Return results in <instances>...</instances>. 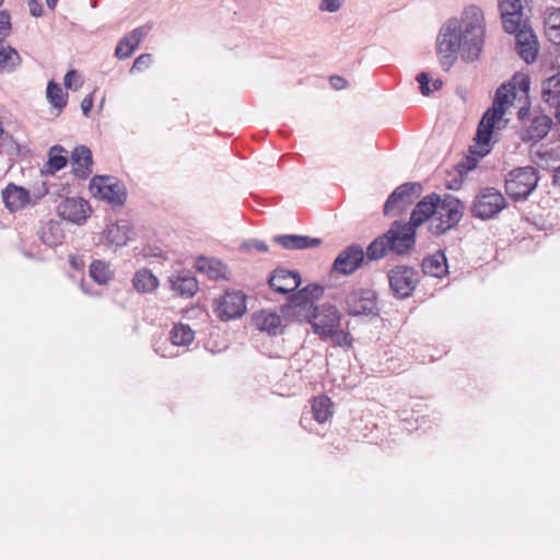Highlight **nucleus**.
Segmentation results:
<instances>
[{
	"label": "nucleus",
	"mask_w": 560,
	"mask_h": 560,
	"mask_svg": "<svg viewBox=\"0 0 560 560\" xmlns=\"http://www.w3.org/2000/svg\"><path fill=\"white\" fill-rule=\"evenodd\" d=\"M281 317L276 312H256L253 314V323L256 327L268 332L270 336H278L282 331L280 330Z\"/></svg>",
	"instance_id": "27"
},
{
	"label": "nucleus",
	"mask_w": 560,
	"mask_h": 560,
	"mask_svg": "<svg viewBox=\"0 0 560 560\" xmlns=\"http://www.w3.org/2000/svg\"><path fill=\"white\" fill-rule=\"evenodd\" d=\"M422 190V184L419 182H407L396 187L384 203V217L401 215L421 196Z\"/></svg>",
	"instance_id": "11"
},
{
	"label": "nucleus",
	"mask_w": 560,
	"mask_h": 560,
	"mask_svg": "<svg viewBox=\"0 0 560 560\" xmlns=\"http://www.w3.org/2000/svg\"><path fill=\"white\" fill-rule=\"evenodd\" d=\"M545 26L560 27V8H552L545 18Z\"/></svg>",
	"instance_id": "48"
},
{
	"label": "nucleus",
	"mask_w": 560,
	"mask_h": 560,
	"mask_svg": "<svg viewBox=\"0 0 560 560\" xmlns=\"http://www.w3.org/2000/svg\"><path fill=\"white\" fill-rule=\"evenodd\" d=\"M323 332L327 335L322 339H330L332 343L337 347H352L353 338L351 334L347 330H339L338 328L331 329L330 326L329 329Z\"/></svg>",
	"instance_id": "39"
},
{
	"label": "nucleus",
	"mask_w": 560,
	"mask_h": 560,
	"mask_svg": "<svg viewBox=\"0 0 560 560\" xmlns=\"http://www.w3.org/2000/svg\"><path fill=\"white\" fill-rule=\"evenodd\" d=\"M59 0H46V3H47V7L50 9V10H54L57 5Z\"/></svg>",
	"instance_id": "58"
},
{
	"label": "nucleus",
	"mask_w": 560,
	"mask_h": 560,
	"mask_svg": "<svg viewBox=\"0 0 560 560\" xmlns=\"http://www.w3.org/2000/svg\"><path fill=\"white\" fill-rule=\"evenodd\" d=\"M421 270L424 275L443 278L448 273L447 258L444 250H438L422 259Z\"/></svg>",
	"instance_id": "25"
},
{
	"label": "nucleus",
	"mask_w": 560,
	"mask_h": 560,
	"mask_svg": "<svg viewBox=\"0 0 560 560\" xmlns=\"http://www.w3.org/2000/svg\"><path fill=\"white\" fill-rule=\"evenodd\" d=\"M241 248L246 252H250V250L255 249L257 252L265 253L268 250V245L264 241H260L257 238H250V240L245 241L242 244Z\"/></svg>",
	"instance_id": "44"
},
{
	"label": "nucleus",
	"mask_w": 560,
	"mask_h": 560,
	"mask_svg": "<svg viewBox=\"0 0 560 560\" xmlns=\"http://www.w3.org/2000/svg\"><path fill=\"white\" fill-rule=\"evenodd\" d=\"M280 283H291L290 280H282Z\"/></svg>",
	"instance_id": "62"
},
{
	"label": "nucleus",
	"mask_w": 560,
	"mask_h": 560,
	"mask_svg": "<svg viewBox=\"0 0 560 560\" xmlns=\"http://www.w3.org/2000/svg\"><path fill=\"white\" fill-rule=\"evenodd\" d=\"M474 145L468 149V155L456 165V171L463 175L478 166L479 159L490 153V106L483 112L474 138Z\"/></svg>",
	"instance_id": "6"
},
{
	"label": "nucleus",
	"mask_w": 560,
	"mask_h": 560,
	"mask_svg": "<svg viewBox=\"0 0 560 560\" xmlns=\"http://www.w3.org/2000/svg\"><path fill=\"white\" fill-rule=\"evenodd\" d=\"M314 313V317H307L305 320L312 325L313 332L320 338L327 335L323 331L329 329L330 326L331 329L339 328L341 314L334 304L324 303L318 306V311Z\"/></svg>",
	"instance_id": "16"
},
{
	"label": "nucleus",
	"mask_w": 560,
	"mask_h": 560,
	"mask_svg": "<svg viewBox=\"0 0 560 560\" xmlns=\"http://www.w3.org/2000/svg\"><path fill=\"white\" fill-rule=\"evenodd\" d=\"M346 313L351 317L380 316L377 293L369 288H352L345 295Z\"/></svg>",
	"instance_id": "12"
},
{
	"label": "nucleus",
	"mask_w": 560,
	"mask_h": 560,
	"mask_svg": "<svg viewBox=\"0 0 560 560\" xmlns=\"http://www.w3.org/2000/svg\"><path fill=\"white\" fill-rule=\"evenodd\" d=\"M456 93L460 96V98L466 101V92L463 89L457 88Z\"/></svg>",
	"instance_id": "59"
},
{
	"label": "nucleus",
	"mask_w": 560,
	"mask_h": 560,
	"mask_svg": "<svg viewBox=\"0 0 560 560\" xmlns=\"http://www.w3.org/2000/svg\"><path fill=\"white\" fill-rule=\"evenodd\" d=\"M524 220L535 231H551L556 225V218L551 215V211L545 213L539 209L529 210L524 215Z\"/></svg>",
	"instance_id": "30"
},
{
	"label": "nucleus",
	"mask_w": 560,
	"mask_h": 560,
	"mask_svg": "<svg viewBox=\"0 0 560 560\" xmlns=\"http://www.w3.org/2000/svg\"><path fill=\"white\" fill-rule=\"evenodd\" d=\"M536 156L540 161L539 162L535 161V163L539 167H541V168H546V170L551 168L552 172H553V174H552V185L560 187V164L558 166H550L549 163H548L549 160L553 159V152H551V151L537 152Z\"/></svg>",
	"instance_id": "40"
},
{
	"label": "nucleus",
	"mask_w": 560,
	"mask_h": 560,
	"mask_svg": "<svg viewBox=\"0 0 560 560\" xmlns=\"http://www.w3.org/2000/svg\"><path fill=\"white\" fill-rule=\"evenodd\" d=\"M89 189L93 197L107 201L112 207H122L126 203V185L115 176L94 175Z\"/></svg>",
	"instance_id": "10"
},
{
	"label": "nucleus",
	"mask_w": 560,
	"mask_h": 560,
	"mask_svg": "<svg viewBox=\"0 0 560 560\" xmlns=\"http://www.w3.org/2000/svg\"><path fill=\"white\" fill-rule=\"evenodd\" d=\"M539 173L534 166H523L512 170L505 178V192L514 201H522L536 189Z\"/></svg>",
	"instance_id": "9"
},
{
	"label": "nucleus",
	"mask_w": 560,
	"mask_h": 560,
	"mask_svg": "<svg viewBox=\"0 0 560 560\" xmlns=\"http://www.w3.org/2000/svg\"><path fill=\"white\" fill-rule=\"evenodd\" d=\"M11 31V14L8 10L0 11V36L4 38Z\"/></svg>",
	"instance_id": "47"
},
{
	"label": "nucleus",
	"mask_w": 560,
	"mask_h": 560,
	"mask_svg": "<svg viewBox=\"0 0 560 560\" xmlns=\"http://www.w3.org/2000/svg\"><path fill=\"white\" fill-rule=\"evenodd\" d=\"M312 411L314 415V419L318 423L326 422L332 416L331 399L326 395H322V396L314 398L313 405H312Z\"/></svg>",
	"instance_id": "38"
},
{
	"label": "nucleus",
	"mask_w": 560,
	"mask_h": 560,
	"mask_svg": "<svg viewBox=\"0 0 560 560\" xmlns=\"http://www.w3.org/2000/svg\"><path fill=\"white\" fill-rule=\"evenodd\" d=\"M389 290L394 298L405 300L412 296L420 282L419 271L407 265H397L387 272Z\"/></svg>",
	"instance_id": "13"
},
{
	"label": "nucleus",
	"mask_w": 560,
	"mask_h": 560,
	"mask_svg": "<svg viewBox=\"0 0 560 560\" xmlns=\"http://www.w3.org/2000/svg\"><path fill=\"white\" fill-rule=\"evenodd\" d=\"M273 242L290 250L314 248L322 244V240L318 237L300 234L276 235Z\"/></svg>",
	"instance_id": "22"
},
{
	"label": "nucleus",
	"mask_w": 560,
	"mask_h": 560,
	"mask_svg": "<svg viewBox=\"0 0 560 560\" xmlns=\"http://www.w3.org/2000/svg\"><path fill=\"white\" fill-rule=\"evenodd\" d=\"M2 199L5 208L11 212L22 210L32 202L30 189L14 183L8 184L2 190Z\"/></svg>",
	"instance_id": "21"
},
{
	"label": "nucleus",
	"mask_w": 560,
	"mask_h": 560,
	"mask_svg": "<svg viewBox=\"0 0 560 560\" xmlns=\"http://www.w3.org/2000/svg\"><path fill=\"white\" fill-rule=\"evenodd\" d=\"M514 80L517 88V125L513 128L524 143L536 144L545 139L551 130L552 118L545 114L539 106L532 107L529 74L517 71L514 73Z\"/></svg>",
	"instance_id": "2"
},
{
	"label": "nucleus",
	"mask_w": 560,
	"mask_h": 560,
	"mask_svg": "<svg viewBox=\"0 0 560 560\" xmlns=\"http://www.w3.org/2000/svg\"><path fill=\"white\" fill-rule=\"evenodd\" d=\"M517 88L514 74L495 90L492 97V145L499 140L494 137V130L503 129L510 119L505 118L508 109L516 102Z\"/></svg>",
	"instance_id": "8"
},
{
	"label": "nucleus",
	"mask_w": 560,
	"mask_h": 560,
	"mask_svg": "<svg viewBox=\"0 0 560 560\" xmlns=\"http://www.w3.org/2000/svg\"><path fill=\"white\" fill-rule=\"evenodd\" d=\"M541 97L550 107L560 104V72L542 81Z\"/></svg>",
	"instance_id": "31"
},
{
	"label": "nucleus",
	"mask_w": 560,
	"mask_h": 560,
	"mask_svg": "<svg viewBox=\"0 0 560 560\" xmlns=\"http://www.w3.org/2000/svg\"><path fill=\"white\" fill-rule=\"evenodd\" d=\"M172 289L180 296L191 298L198 291V281L189 271H183L171 279Z\"/></svg>",
	"instance_id": "28"
},
{
	"label": "nucleus",
	"mask_w": 560,
	"mask_h": 560,
	"mask_svg": "<svg viewBox=\"0 0 560 560\" xmlns=\"http://www.w3.org/2000/svg\"><path fill=\"white\" fill-rule=\"evenodd\" d=\"M131 228L128 221L121 220L116 223H110L102 233L107 245H115L124 247L130 240Z\"/></svg>",
	"instance_id": "23"
},
{
	"label": "nucleus",
	"mask_w": 560,
	"mask_h": 560,
	"mask_svg": "<svg viewBox=\"0 0 560 560\" xmlns=\"http://www.w3.org/2000/svg\"><path fill=\"white\" fill-rule=\"evenodd\" d=\"M46 97L49 104L59 113L67 106L68 93H66L61 85L54 80L48 81Z\"/></svg>",
	"instance_id": "34"
},
{
	"label": "nucleus",
	"mask_w": 560,
	"mask_h": 560,
	"mask_svg": "<svg viewBox=\"0 0 560 560\" xmlns=\"http://www.w3.org/2000/svg\"><path fill=\"white\" fill-rule=\"evenodd\" d=\"M94 94L93 93H90L89 95H86L82 102H81V109H82V114L85 116V117H89L90 116V113L92 110V107H93V98Z\"/></svg>",
	"instance_id": "53"
},
{
	"label": "nucleus",
	"mask_w": 560,
	"mask_h": 560,
	"mask_svg": "<svg viewBox=\"0 0 560 560\" xmlns=\"http://www.w3.org/2000/svg\"><path fill=\"white\" fill-rule=\"evenodd\" d=\"M545 34L550 43L560 45V27L545 26Z\"/></svg>",
	"instance_id": "50"
},
{
	"label": "nucleus",
	"mask_w": 560,
	"mask_h": 560,
	"mask_svg": "<svg viewBox=\"0 0 560 560\" xmlns=\"http://www.w3.org/2000/svg\"><path fill=\"white\" fill-rule=\"evenodd\" d=\"M287 295V302L280 308L283 316H296L299 322L307 317H314V312L318 311V305L311 303L308 298L300 289H292Z\"/></svg>",
	"instance_id": "15"
},
{
	"label": "nucleus",
	"mask_w": 560,
	"mask_h": 560,
	"mask_svg": "<svg viewBox=\"0 0 560 560\" xmlns=\"http://www.w3.org/2000/svg\"><path fill=\"white\" fill-rule=\"evenodd\" d=\"M342 7V0H322L319 10L323 12L335 13Z\"/></svg>",
	"instance_id": "49"
},
{
	"label": "nucleus",
	"mask_w": 560,
	"mask_h": 560,
	"mask_svg": "<svg viewBox=\"0 0 560 560\" xmlns=\"http://www.w3.org/2000/svg\"><path fill=\"white\" fill-rule=\"evenodd\" d=\"M69 162L67 150L60 145L55 144L49 148L47 153V162L40 170L42 175L54 176L57 172L63 170Z\"/></svg>",
	"instance_id": "24"
},
{
	"label": "nucleus",
	"mask_w": 560,
	"mask_h": 560,
	"mask_svg": "<svg viewBox=\"0 0 560 560\" xmlns=\"http://www.w3.org/2000/svg\"><path fill=\"white\" fill-rule=\"evenodd\" d=\"M432 86H433L432 92L433 91H439L443 86V81L441 79H435V80L432 81Z\"/></svg>",
	"instance_id": "56"
},
{
	"label": "nucleus",
	"mask_w": 560,
	"mask_h": 560,
	"mask_svg": "<svg viewBox=\"0 0 560 560\" xmlns=\"http://www.w3.org/2000/svg\"><path fill=\"white\" fill-rule=\"evenodd\" d=\"M514 0H498V9L503 8L502 4H506L509 2H513ZM515 3H522V0H516Z\"/></svg>",
	"instance_id": "57"
},
{
	"label": "nucleus",
	"mask_w": 560,
	"mask_h": 560,
	"mask_svg": "<svg viewBox=\"0 0 560 560\" xmlns=\"http://www.w3.org/2000/svg\"><path fill=\"white\" fill-rule=\"evenodd\" d=\"M70 161L72 164L71 173L81 180L90 177L93 172V155L89 147L79 144L71 152Z\"/></svg>",
	"instance_id": "19"
},
{
	"label": "nucleus",
	"mask_w": 560,
	"mask_h": 560,
	"mask_svg": "<svg viewBox=\"0 0 560 560\" xmlns=\"http://www.w3.org/2000/svg\"><path fill=\"white\" fill-rule=\"evenodd\" d=\"M329 83L337 91L342 90L347 86V80L337 74L331 75L329 78Z\"/></svg>",
	"instance_id": "54"
},
{
	"label": "nucleus",
	"mask_w": 560,
	"mask_h": 560,
	"mask_svg": "<svg viewBox=\"0 0 560 560\" xmlns=\"http://www.w3.org/2000/svg\"><path fill=\"white\" fill-rule=\"evenodd\" d=\"M151 62H152V55L151 54H142L135 59L130 71H144L145 69L149 68Z\"/></svg>",
	"instance_id": "46"
},
{
	"label": "nucleus",
	"mask_w": 560,
	"mask_h": 560,
	"mask_svg": "<svg viewBox=\"0 0 560 560\" xmlns=\"http://www.w3.org/2000/svg\"><path fill=\"white\" fill-rule=\"evenodd\" d=\"M488 198H490V187H485L480 190V194L476 197L470 207L472 217L481 220L490 219V201H487Z\"/></svg>",
	"instance_id": "35"
},
{
	"label": "nucleus",
	"mask_w": 560,
	"mask_h": 560,
	"mask_svg": "<svg viewBox=\"0 0 560 560\" xmlns=\"http://www.w3.org/2000/svg\"><path fill=\"white\" fill-rule=\"evenodd\" d=\"M195 268L212 280L228 279V268L220 259L199 256L196 259Z\"/></svg>",
	"instance_id": "26"
},
{
	"label": "nucleus",
	"mask_w": 560,
	"mask_h": 560,
	"mask_svg": "<svg viewBox=\"0 0 560 560\" xmlns=\"http://www.w3.org/2000/svg\"><path fill=\"white\" fill-rule=\"evenodd\" d=\"M447 188H450V189H456V188H457V186H456L455 184L448 183V184H447Z\"/></svg>",
	"instance_id": "60"
},
{
	"label": "nucleus",
	"mask_w": 560,
	"mask_h": 560,
	"mask_svg": "<svg viewBox=\"0 0 560 560\" xmlns=\"http://www.w3.org/2000/svg\"><path fill=\"white\" fill-rule=\"evenodd\" d=\"M464 203L456 197L445 194L442 198L435 219L430 221L428 230L435 236H441L458 225L464 214Z\"/></svg>",
	"instance_id": "7"
},
{
	"label": "nucleus",
	"mask_w": 560,
	"mask_h": 560,
	"mask_svg": "<svg viewBox=\"0 0 560 560\" xmlns=\"http://www.w3.org/2000/svg\"><path fill=\"white\" fill-rule=\"evenodd\" d=\"M389 253L396 255L395 247L388 248L383 234L376 236L364 250L358 243H352L342 249L331 265V272L341 276H351L368 261H376L386 257Z\"/></svg>",
	"instance_id": "5"
},
{
	"label": "nucleus",
	"mask_w": 560,
	"mask_h": 560,
	"mask_svg": "<svg viewBox=\"0 0 560 560\" xmlns=\"http://www.w3.org/2000/svg\"><path fill=\"white\" fill-rule=\"evenodd\" d=\"M4 135V129L2 127V122L0 121V138Z\"/></svg>",
	"instance_id": "61"
},
{
	"label": "nucleus",
	"mask_w": 560,
	"mask_h": 560,
	"mask_svg": "<svg viewBox=\"0 0 560 560\" xmlns=\"http://www.w3.org/2000/svg\"><path fill=\"white\" fill-rule=\"evenodd\" d=\"M5 138H9V139H11V140H12V136H10V135H8V133L5 135Z\"/></svg>",
	"instance_id": "63"
},
{
	"label": "nucleus",
	"mask_w": 560,
	"mask_h": 560,
	"mask_svg": "<svg viewBox=\"0 0 560 560\" xmlns=\"http://www.w3.org/2000/svg\"><path fill=\"white\" fill-rule=\"evenodd\" d=\"M506 207L508 202L504 196L492 187V221Z\"/></svg>",
	"instance_id": "42"
},
{
	"label": "nucleus",
	"mask_w": 560,
	"mask_h": 560,
	"mask_svg": "<svg viewBox=\"0 0 560 560\" xmlns=\"http://www.w3.org/2000/svg\"><path fill=\"white\" fill-rule=\"evenodd\" d=\"M4 38H0V72L13 71L22 62L18 50L10 45L4 46Z\"/></svg>",
	"instance_id": "33"
},
{
	"label": "nucleus",
	"mask_w": 560,
	"mask_h": 560,
	"mask_svg": "<svg viewBox=\"0 0 560 560\" xmlns=\"http://www.w3.org/2000/svg\"><path fill=\"white\" fill-rule=\"evenodd\" d=\"M38 237L43 244L55 247L62 243L65 234L61 224L58 221L50 220L40 226Z\"/></svg>",
	"instance_id": "29"
},
{
	"label": "nucleus",
	"mask_w": 560,
	"mask_h": 560,
	"mask_svg": "<svg viewBox=\"0 0 560 560\" xmlns=\"http://www.w3.org/2000/svg\"><path fill=\"white\" fill-rule=\"evenodd\" d=\"M91 212L89 202L82 198L67 197L57 207L58 215L68 222L82 225Z\"/></svg>",
	"instance_id": "17"
},
{
	"label": "nucleus",
	"mask_w": 560,
	"mask_h": 560,
	"mask_svg": "<svg viewBox=\"0 0 560 560\" xmlns=\"http://www.w3.org/2000/svg\"><path fill=\"white\" fill-rule=\"evenodd\" d=\"M417 82L419 83L420 93L423 96H429L432 93V89L430 88V83L432 78L429 72H420L416 77Z\"/></svg>",
	"instance_id": "43"
},
{
	"label": "nucleus",
	"mask_w": 560,
	"mask_h": 560,
	"mask_svg": "<svg viewBox=\"0 0 560 560\" xmlns=\"http://www.w3.org/2000/svg\"><path fill=\"white\" fill-rule=\"evenodd\" d=\"M78 77V71L75 69H71L69 70L66 74H65V78H63V84L67 89H70L72 90L73 89V85H72V81L74 78Z\"/></svg>",
	"instance_id": "55"
},
{
	"label": "nucleus",
	"mask_w": 560,
	"mask_h": 560,
	"mask_svg": "<svg viewBox=\"0 0 560 560\" xmlns=\"http://www.w3.org/2000/svg\"><path fill=\"white\" fill-rule=\"evenodd\" d=\"M27 5L32 16L39 18L43 15V3L40 0H28Z\"/></svg>",
	"instance_id": "51"
},
{
	"label": "nucleus",
	"mask_w": 560,
	"mask_h": 560,
	"mask_svg": "<svg viewBox=\"0 0 560 560\" xmlns=\"http://www.w3.org/2000/svg\"><path fill=\"white\" fill-rule=\"evenodd\" d=\"M133 288L139 293H151L159 285L158 277L148 268H141L132 278Z\"/></svg>",
	"instance_id": "32"
},
{
	"label": "nucleus",
	"mask_w": 560,
	"mask_h": 560,
	"mask_svg": "<svg viewBox=\"0 0 560 560\" xmlns=\"http://www.w3.org/2000/svg\"><path fill=\"white\" fill-rule=\"evenodd\" d=\"M89 273L91 279L100 285L107 284L113 279L109 264L105 260H93L90 265Z\"/></svg>",
	"instance_id": "36"
},
{
	"label": "nucleus",
	"mask_w": 560,
	"mask_h": 560,
	"mask_svg": "<svg viewBox=\"0 0 560 560\" xmlns=\"http://www.w3.org/2000/svg\"><path fill=\"white\" fill-rule=\"evenodd\" d=\"M69 265L77 271H82L84 269L85 262L82 256L80 255H69Z\"/></svg>",
	"instance_id": "52"
},
{
	"label": "nucleus",
	"mask_w": 560,
	"mask_h": 560,
	"mask_svg": "<svg viewBox=\"0 0 560 560\" xmlns=\"http://www.w3.org/2000/svg\"><path fill=\"white\" fill-rule=\"evenodd\" d=\"M302 282V276L299 271L288 270L282 267H277L268 278L270 289L279 294L289 293L292 289H299Z\"/></svg>",
	"instance_id": "18"
},
{
	"label": "nucleus",
	"mask_w": 560,
	"mask_h": 560,
	"mask_svg": "<svg viewBox=\"0 0 560 560\" xmlns=\"http://www.w3.org/2000/svg\"><path fill=\"white\" fill-rule=\"evenodd\" d=\"M246 299L243 291L228 289L214 301L213 313L221 322L240 318L247 312Z\"/></svg>",
	"instance_id": "14"
},
{
	"label": "nucleus",
	"mask_w": 560,
	"mask_h": 560,
	"mask_svg": "<svg viewBox=\"0 0 560 560\" xmlns=\"http://www.w3.org/2000/svg\"><path fill=\"white\" fill-rule=\"evenodd\" d=\"M441 202L442 197L438 192H431L416 203L409 221H393L389 229L383 233L388 248L395 247L397 256L409 254L416 246L417 229L435 219Z\"/></svg>",
	"instance_id": "3"
},
{
	"label": "nucleus",
	"mask_w": 560,
	"mask_h": 560,
	"mask_svg": "<svg viewBox=\"0 0 560 560\" xmlns=\"http://www.w3.org/2000/svg\"><path fill=\"white\" fill-rule=\"evenodd\" d=\"M486 18L476 4L466 5L459 18L447 19L436 37V54L441 68L448 71L460 57L474 62L482 51L486 36Z\"/></svg>",
	"instance_id": "1"
},
{
	"label": "nucleus",
	"mask_w": 560,
	"mask_h": 560,
	"mask_svg": "<svg viewBox=\"0 0 560 560\" xmlns=\"http://www.w3.org/2000/svg\"><path fill=\"white\" fill-rule=\"evenodd\" d=\"M31 191V205H36L42 198H44L48 194V187L45 182L39 185H35L30 189Z\"/></svg>",
	"instance_id": "45"
},
{
	"label": "nucleus",
	"mask_w": 560,
	"mask_h": 560,
	"mask_svg": "<svg viewBox=\"0 0 560 560\" xmlns=\"http://www.w3.org/2000/svg\"><path fill=\"white\" fill-rule=\"evenodd\" d=\"M4 0H0V7L3 4Z\"/></svg>",
	"instance_id": "64"
},
{
	"label": "nucleus",
	"mask_w": 560,
	"mask_h": 560,
	"mask_svg": "<svg viewBox=\"0 0 560 560\" xmlns=\"http://www.w3.org/2000/svg\"><path fill=\"white\" fill-rule=\"evenodd\" d=\"M509 2L499 9L502 28L506 34L514 35L515 50L527 65L537 60L539 43L528 18H524L523 3Z\"/></svg>",
	"instance_id": "4"
},
{
	"label": "nucleus",
	"mask_w": 560,
	"mask_h": 560,
	"mask_svg": "<svg viewBox=\"0 0 560 560\" xmlns=\"http://www.w3.org/2000/svg\"><path fill=\"white\" fill-rule=\"evenodd\" d=\"M150 30L151 25H142L136 27L122 38H120L115 48V57L120 60L129 58L139 47L143 37L150 32Z\"/></svg>",
	"instance_id": "20"
},
{
	"label": "nucleus",
	"mask_w": 560,
	"mask_h": 560,
	"mask_svg": "<svg viewBox=\"0 0 560 560\" xmlns=\"http://www.w3.org/2000/svg\"><path fill=\"white\" fill-rule=\"evenodd\" d=\"M170 339L174 346H189L195 339V331L187 324H175L170 332Z\"/></svg>",
	"instance_id": "37"
},
{
	"label": "nucleus",
	"mask_w": 560,
	"mask_h": 560,
	"mask_svg": "<svg viewBox=\"0 0 560 560\" xmlns=\"http://www.w3.org/2000/svg\"><path fill=\"white\" fill-rule=\"evenodd\" d=\"M300 290L306 298H308L311 303L320 300L325 292V288L318 283H310Z\"/></svg>",
	"instance_id": "41"
}]
</instances>
